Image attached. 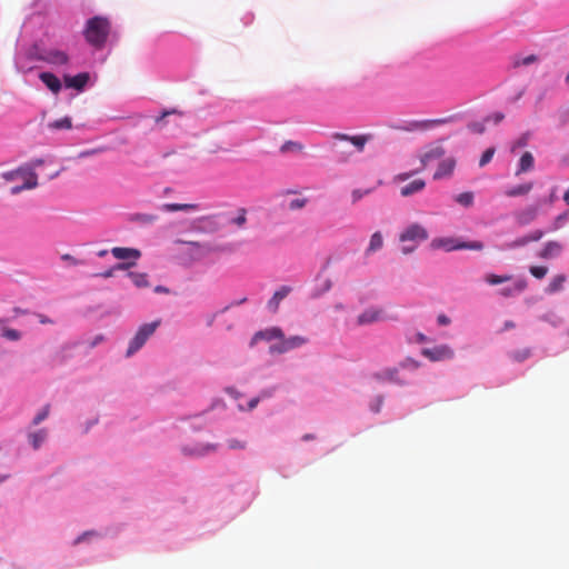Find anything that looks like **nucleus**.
<instances>
[{"label": "nucleus", "mask_w": 569, "mask_h": 569, "mask_svg": "<svg viewBox=\"0 0 569 569\" xmlns=\"http://www.w3.org/2000/svg\"><path fill=\"white\" fill-rule=\"evenodd\" d=\"M111 24L108 18L96 16L89 19L83 30L86 41L96 49H102L108 40Z\"/></svg>", "instance_id": "f257e3e1"}, {"label": "nucleus", "mask_w": 569, "mask_h": 569, "mask_svg": "<svg viewBox=\"0 0 569 569\" xmlns=\"http://www.w3.org/2000/svg\"><path fill=\"white\" fill-rule=\"evenodd\" d=\"M429 237L428 231L419 223H412L408 226L399 236V240L402 243L410 242V244H403L401 248L402 253L409 254L416 250L418 244Z\"/></svg>", "instance_id": "f03ea898"}, {"label": "nucleus", "mask_w": 569, "mask_h": 569, "mask_svg": "<svg viewBox=\"0 0 569 569\" xmlns=\"http://www.w3.org/2000/svg\"><path fill=\"white\" fill-rule=\"evenodd\" d=\"M432 249H443L446 251H453V250H475V251H481L483 249V243L481 241H460L457 238L452 237H445V238H435L430 243Z\"/></svg>", "instance_id": "7ed1b4c3"}, {"label": "nucleus", "mask_w": 569, "mask_h": 569, "mask_svg": "<svg viewBox=\"0 0 569 569\" xmlns=\"http://www.w3.org/2000/svg\"><path fill=\"white\" fill-rule=\"evenodd\" d=\"M159 325L160 320L142 325L137 331L136 336L131 339L127 350V356L130 357L140 348H142L146 341L154 333Z\"/></svg>", "instance_id": "20e7f679"}, {"label": "nucleus", "mask_w": 569, "mask_h": 569, "mask_svg": "<svg viewBox=\"0 0 569 569\" xmlns=\"http://www.w3.org/2000/svg\"><path fill=\"white\" fill-rule=\"evenodd\" d=\"M422 356L430 361H442L453 357V350L447 345H440L432 348H425L421 351Z\"/></svg>", "instance_id": "39448f33"}, {"label": "nucleus", "mask_w": 569, "mask_h": 569, "mask_svg": "<svg viewBox=\"0 0 569 569\" xmlns=\"http://www.w3.org/2000/svg\"><path fill=\"white\" fill-rule=\"evenodd\" d=\"M308 342V339L301 336H292L290 338H282L281 341L271 347V352L283 353L289 350L299 348Z\"/></svg>", "instance_id": "423d86ee"}, {"label": "nucleus", "mask_w": 569, "mask_h": 569, "mask_svg": "<svg viewBox=\"0 0 569 569\" xmlns=\"http://www.w3.org/2000/svg\"><path fill=\"white\" fill-rule=\"evenodd\" d=\"M385 311L380 308H368L357 317V326H368L385 320Z\"/></svg>", "instance_id": "0eeeda50"}, {"label": "nucleus", "mask_w": 569, "mask_h": 569, "mask_svg": "<svg viewBox=\"0 0 569 569\" xmlns=\"http://www.w3.org/2000/svg\"><path fill=\"white\" fill-rule=\"evenodd\" d=\"M39 59L53 66H64L69 62V56L64 51L57 49L44 50L39 56Z\"/></svg>", "instance_id": "6e6552de"}, {"label": "nucleus", "mask_w": 569, "mask_h": 569, "mask_svg": "<svg viewBox=\"0 0 569 569\" xmlns=\"http://www.w3.org/2000/svg\"><path fill=\"white\" fill-rule=\"evenodd\" d=\"M332 138L336 140L349 141L351 142L357 151L362 152L366 143L370 140V134H359V136H348L345 133H333Z\"/></svg>", "instance_id": "1a4fd4ad"}, {"label": "nucleus", "mask_w": 569, "mask_h": 569, "mask_svg": "<svg viewBox=\"0 0 569 569\" xmlns=\"http://www.w3.org/2000/svg\"><path fill=\"white\" fill-rule=\"evenodd\" d=\"M282 338H283L282 330L278 327H273V328H269V329L256 332L251 339L250 346L253 347L260 340L271 341L273 339H279L281 341Z\"/></svg>", "instance_id": "9d476101"}, {"label": "nucleus", "mask_w": 569, "mask_h": 569, "mask_svg": "<svg viewBox=\"0 0 569 569\" xmlns=\"http://www.w3.org/2000/svg\"><path fill=\"white\" fill-rule=\"evenodd\" d=\"M373 378L379 382H391L397 385H405V381L399 377L398 368H386L373 375Z\"/></svg>", "instance_id": "9b49d317"}, {"label": "nucleus", "mask_w": 569, "mask_h": 569, "mask_svg": "<svg viewBox=\"0 0 569 569\" xmlns=\"http://www.w3.org/2000/svg\"><path fill=\"white\" fill-rule=\"evenodd\" d=\"M63 81L67 88H73L81 91L89 81V74L87 72H81L76 76L66 74L63 77Z\"/></svg>", "instance_id": "f8f14e48"}, {"label": "nucleus", "mask_w": 569, "mask_h": 569, "mask_svg": "<svg viewBox=\"0 0 569 569\" xmlns=\"http://www.w3.org/2000/svg\"><path fill=\"white\" fill-rule=\"evenodd\" d=\"M539 204H531L516 213V220L519 224L525 226L533 221L538 214Z\"/></svg>", "instance_id": "ddd939ff"}, {"label": "nucleus", "mask_w": 569, "mask_h": 569, "mask_svg": "<svg viewBox=\"0 0 569 569\" xmlns=\"http://www.w3.org/2000/svg\"><path fill=\"white\" fill-rule=\"evenodd\" d=\"M23 179V184L14 186L11 188V194H18L23 190L34 189L38 186V176L34 171L29 170L26 172V177Z\"/></svg>", "instance_id": "4468645a"}, {"label": "nucleus", "mask_w": 569, "mask_h": 569, "mask_svg": "<svg viewBox=\"0 0 569 569\" xmlns=\"http://www.w3.org/2000/svg\"><path fill=\"white\" fill-rule=\"evenodd\" d=\"M455 167L456 160L453 158H447L442 160L433 174V179L440 180L442 178L450 177L455 170Z\"/></svg>", "instance_id": "2eb2a0df"}, {"label": "nucleus", "mask_w": 569, "mask_h": 569, "mask_svg": "<svg viewBox=\"0 0 569 569\" xmlns=\"http://www.w3.org/2000/svg\"><path fill=\"white\" fill-rule=\"evenodd\" d=\"M39 79L46 84V87L54 94L61 90L60 79L51 72H41Z\"/></svg>", "instance_id": "dca6fc26"}, {"label": "nucleus", "mask_w": 569, "mask_h": 569, "mask_svg": "<svg viewBox=\"0 0 569 569\" xmlns=\"http://www.w3.org/2000/svg\"><path fill=\"white\" fill-rule=\"evenodd\" d=\"M111 253L116 259L128 260L133 259L134 261L140 258L141 253L137 249L114 247L111 249Z\"/></svg>", "instance_id": "f3484780"}, {"label": "nucleus", "mask_w": 569, "mask_h": 569, "mask_svg": "<svg viewBox=\"0 0 569 569\" xmlns=\"http://www.w3.org/2000/svg\"><path fill=\"white\" fill-rule=\"evenodd\" d=\"M446 153V150L442 146H435L427 150L421 157L420 161L422 164V169L431 161L440 159Z\"/></svg>", "instance_id": "a211bd4d"}, {"label": "nucleus", "mask_w": 569, "mask_h": 569, "mask_svg": "<svg viewBox=\"0 0 569 569\" xmlns=\"http://www.w3.org/2000/svg\"><path fill=\"white\" fill-rule=\"evenodd\" d=\"M446 120L443 119H433V120H422V121H412L408 123L407 127H401L400 129L406 131H412V130H426L431 127L442 124Z\"/></svg>", "instance_id": "6ab92c4d"}, {"label": "nucleus", "mask_w": 569, "mask_h": 569, "mask_svg": "<svg viewBox=\"0 0 569 569\" xmlns=\"http://www.w3.org/2000/svg\"><path fill=\"white\" fill-rule=\"evenodd\" d=\"M291 288L287 286H282L279 290H277L271 299L268 301V307L272 312H277L280 302L290 293Z\"/></svg>", "instance_id": "aec40b11"}, {"label": "nucleus", "mask_w": 569, "mask_h": 569, "mask_svg": "<svg viewBox=\"0 0 569 569\" xmlns=\"http://www.w3.org/2000/svg\"><path fill=\"white\" fill-rule=\"evenodd\" d=\"M425 187H426V182L423 179H416V180L411 181L410 183L406 184L405 187H402L400 190V194L402 197H409V196H412L415 193L422 191L425 189Z\"/></svg>", "instance_id": "412c9836"}, {"label": "nucleus", "mask_w": 569, "mask_h": 569, "mask_svg": "<svg viewBox=\"0 0 569 569\" xmlns=\"http://www.w3.org/2000/svg\"><path fill=\"white\" fill-rule=\"evenodd\" d=\"M562 244L558 241H549L540 252V257L543 259L553 258L560 254Z\"/></svg>", "instance_id": "4be33fe9"}, {"label": "nucleus", "mask_w": 569, "mask_h": 569, "mask_svg": "<svg viewBox=\"0 0 569 569\" xmlns=\"http://www.w3.org/2000/svg\"><path fill=\"white\" fill-rule=\"evenodd\" d=\"M533 166H535L533 156L531 154V152L526 151L519 160V166H518V170L516 171V176H519L523 172H528V171L532 170Z\"/></svg>", "instance_id": "5701e85b"}, {"label": "nucleus", "mask_w": 569, "mask_h": 569, "mask_svg": "<svg viewBox=\"0 0 569 569\" xmlns=\"http://www.w3.org/2000/svg\"><path fill=\"white\" fill-rule=\"evenodd\" d=\"M533 188V182L529 181L522 184H518L506 190V196L510 198L520 197L528 194Z\"/></svg>", "instance_id": "b1692460"}, {"label": "nucleus", "mask_w": 569, "mask_h": 569, "mask_svg": "<svg viewBox=\"0 0 569 569\" xmlns=\"http://www.w3.org/2000/svg\"><path fill=\"white\" fill-rule=\"evenodd\" d=\"M48 432L46 429H39L37 431L30 432L28 435V439L33 447V449H39L41 445L46 441Z\"/></svg>", "instance_id": "393cba45"}, {"label": "nucleus", "mask_w": 569, "mask_h": 569, "mask_svg": "<svg viewBox=\"0 0 569 569\" xmlns=\"http://www.w3.org/2000/svg\"><path fill=\"white\" fill-rule=\"evenodd\" d=\"M566 280H567V278L565 274L555 276L550 280L548 287L546 288V292L552 295V293L561 291L563 289Z\"/></svg>", "instance_id": "a878e982"}, {"label": "nucleus", "mask_w": 569, "mask_h": 569, "mask_svg": "<svg viewBox=\"0 0 569 569\" xmlns=\"http://www.w3.org/2000/svg\"><path fill=\"white\" fill-rule=\"evenodd\" d=\"M527 287L526 280H517L512 287L502 288L499 292L503 297H512L515 293L522 292Z\"/></svg>", "instance_id": "bb28decb"}, {"label": "nucleus", "mask_w": 569, "mask_h": 569, "mask_svg": "<svg viewBox=\"0 0 569 569\" xmlns=\"http://www.w3.org/2000/svg\"><path fill=\"white\" fill-rule=\"evenodd\" d=\"M382 246H383L382 234L380 231H376L370 237L369 246L366 250V253L370 254L372 252H376V251L380 250L382 248Z\"/></svg>", "instance_id": "cd10ccee"}, {"label": "nucleus", "mask_w": 569, "mask_h": 569, "mask_svg": "<svg viewBox=\"0 0 569 569\" xmlns=\"http://www.w3.org/2000/svg\"><path fill=\"white\" fill-rule=\"evenodd\" d=\"M198 204L196 203H164L162 206V210L168 212L174 211H188V210H197Z\"/></svg>", "instance_id": "c85d7f7f"}, {"label": "nucleus", "mask_w": 569, "mask_h": 569, "mask_svg": "<svg viewBox=\"0 0 569 569\" xmlns=\"http://www.w3.org/2000/svg\"><path fill=\"white\" fill-rule=\"evenodd\" d=\"M216 449H217L216 445H204V446L196 447L192 449L184 447L183 452L189 456H204L211 451H214Z\"/></svg>", "instance_id": "c756f323"}, {"label": "nucleus", "mask_w": 569, "mask_h": 569, "mask_svg": "<svg viewBox=\"0 0 569 569\" xmlns=\"http://www.w3.org/2000/svg\"><path fill=\"white\" fill-rule=\"evenodd\" d=\"M50 130H70L72 128V119L64 117L47 124Z\"/></svg>", "instance_id": "7c9ffc66"}, {"label": "nucleus", "mask_w": 569, "mask_h": 569, "mask_svg": "<svg viewBox=\"0 0 569 569\" xmlns=\"http://www.w3.org/2000/svg\"><path fill=\"white\" fill-rule=\"evenodd\" d=\"M512 280V276L511 274H495V273H487L485 276V281L490 284V286H497V284H501V283H505V282H508Z\"/></svg>", "instance_id": "2f4dec72"}, {"label": "nucleus", "mask_w": 569, "mask_h": 569, "mask_svg": "<svg viewBox=\"0 0 569 569\" xmlns=\"http://www.w3.org/2000/svg\"><path fill=\"white\" fill-rule=\"evenodd\" d=\"M137 288L149 287L148 274L140 272H129L128 274Z\"/></svg>", "instance_id": "473e14b6"}, {"label": "nucleus", "mask_w": 569, "mask_h": 569, "mask_svg": "<svg viewBox=\"0 0 569 569\" xmlns=\"http://www.w3.org/2000/svg\"><path fill=\"white\" fill-rule=\"evenodd\" d=\"M29 170H27L26 168L21 167V168H18L16 170H12V171H7V172H3L2 173V178L6 180V181H13L14 179H17L18 177L20 178H24L26 177V172H28Z\"/></svg>", "instance_id": "72a5a7b5"}, {"label": "nucleus", "mask_w": 569, "mask_h": 569, "mask_svg": "<svg viewBox=\"0 0 569 569\" xmlns=\"http://www.w3.org/2000/svg\"><path fill=\"white\" fill-rule=\"evenodd\" d=\"M247 222V209L239 208L237 210V216L230 221V223L236 224L238 228H242Z\"/></svg>", "instance_id": "f704fd0d"}, {"label": "nucleus", "mask_w": 569, "mask_h": 569, "mask_svg": "<svg viewBox=\"0 0 569 569\" xmlns=\"http://www.w3.org/2000/svg\"><path fill=\"white\" fill-rule=\"evenodd\" d=\"M456 201L463 207H470L473 203V193L470 191L459 193Z\"/></svg>", "instance_id": "c9c22d12"}, {"label": "nucleus", "mask_w": 569, "mask_h": 569, "mask_svg": "<svg viewBox=\"0 0 569 569\" xmlns=\"http://www.w3.org/2000/svg\"><path fill=\"white\" fill-rule=\"evenodd\" d=\"M308 201H309L308 198H297V199L291 200L288 203L287 208L290 211L301 210L307 206Z\"/></svg>", "instance_id": "e433bc0d"}, {"label": "nucleus", "mask_w": 569, "mask_h": 569, "mask_svg": "<svg viewBox=\"0 0 569 569\" xmlns=\"http://www.w3.org/2000/svg\"><path fill=\"white\" fill-rule=\"evenodd\" d=\"M281 152H289V151H302L303 150V146L299 142H296V141H286L281 148H280Z\"/></svg>", "instance_id": "4c0bfd02"}, {"label": "nucleus", "mask_w": 569, "mask_h": 569, "mask_svg": "<svg viewBox=\"0 0 569 569\" xmlns=\"http://www.w3.org/2000/svg\"><path fill=\"white\" fill-rule=\"evenodd\" d=\"M50 413V405H46L37 415L36 417L33 418L32 420V425L33 426H38L39 423H41L44 419L48 418Z\"/></svg>", "instance_id": "58836bf2"}, {"label": "nucleus", "mask_w": 569, "mask_h": 569, "mask_svg": "<svg viewBox=\"0 0 569 569\" xmlns=\"http://www.w3.org/2000/svg\"><path fill=\"white\" fill-rule=\"evenodd\" d=\"M1 335L3 338L11 341H17L21 338V333L18 330L11 328H3Z\"/></svg>", "instance_id": "ea45409f"}, {"label": "nucleus", "mask_w": 569, "mask_h": 569, "mask_svg": "<svg viewBox=\"0 0 569 569\" xmlns=\"http://www.w3.org/2000/svg\"><path fill=\"white\" fill-rule=\"evenodd\" d=\"M529 271L535 278L542 279L547 274L548 268L543 266H532Z\"/></svg>", "instance_id": "a19ab883"}, {"label": "nucleus", "mask_w": 569, "mask_h": 569, "mask_svg": "<svg viewBox=\"0 0 569 569\" xmlns=\"http://www.w3.org/2000/svg\"><path fill=\"white\" fill-rule=\"evenodd\" d=\"M495 154V148H488L481 156L479 166L485 167L487 163H489Z\"/></svg>", "instance_id": "79ce46f5"}, {"label": "nucleus", "mask_w": 569, "mask_h": 569, "mask_svg": "<svg viewBox=\"0 0 569 569\" xmlns=\"http://www.w3.org/2000/svg\"><path fill=\"white\" fill-rule=\"evenodd\" d=\"M372 189H356L351 193L352 203L358 202L362 197L370 194Z\"/></svg>", "instance_id": "37998d69"}, {"label": "nucleus", "mask_w": 569, "mask_h": 569, "mask_svg": "<svg viewBox=\"0 0 569 569\" xmlns=\"http://www.w3.org/2000/svg\"><path fill=\"white\" fill-rule=\"evenodd\" d=\"M529 134H522L511 147V151L515 152L517 148H523L528 144Z\"/></svg>", "instance_id": "c03bdc74"}, {"label": "nucleus", "mask_w": 569, "mask_h": 569, "mask_svg": "<svg viewBox=\"0 0 569 569\" xmlns=\"http://www.w3.org/2000/svg\"><path fill=\"white\" fill-rule=\"evenodd\" d=\"M559 121L561 124H568L569 123V104L558 112Z\"/></svg>", "instance_id": "a18cd8bd"}, {"label": "nucleus", "mask_w": 569, "mask_h": 569, "mask_svg": "<svg viewBox=\"0 0 569 569\" xmlns=\"http://www.w3.org/2000/svg\"><path fill=\"white\" fill-rule=\"evenodd\" d=\"M228 447L230 449H244L246 442L238 439H230L228 440Z\"/></svg>", "instance_id": "49530a36"}, {"label": "nucleus", "mask_w": 569, "mask_h": 569, "mask_svg": "<svg viewBox=\"0 0 569 569\" xmlns=\"http://www.w3.org/2000/svg\"><path fill=\"white\" fill-rule=\"evenodd\" d=\"M526 237H527V240H529V242L538 241L543 237V231L535 230L533 232H531L530 234H528Z\"/></svg>", "instance_id": "de8ad7c7"}, {"label": "nucleus", "mask_w": 569, "mask_h": 569, "mask_svg": "<svg viewBox=\"0 0 569 569\" xmlns=\"http://www.w3.org/2000/svg\"><path fill=\"white\" fill-rule=\"evenodd\" d=\"M174 113L180 114V112L177 111L176 109L163 111L159 117L156 118V123H161L167 116L174 114Z\"/></svg>", "instance_id": "09e8293b"}, {"label": "nucleus", "mask_w": 569, "mask_h": 569, "mask_svg": "<svg viewBox=\"0 0 569 569\" xmlns=\"http://www.w3.org/2000/svg\"><path fill=\"white\" fill-rule=\"evenodd\" d=\"M415 172H402V173H399L395 177V181L397 182H402V181H406L408 179H410L412 177Z\"/></svg>", "instance_id": "8fccbe9b"}, {"label": "nucleus", "mask_w": 569, "mask_h": 569, "mask_svg": "<svg viewBox=\"0 0 569 569\" xmlns=\"http://www.w3.org/2000/svg\"><path fill=\"white\" fill-rule=\"evenodd\" d=\"M134 261H131V262H120L114 267L116 270H128L130 267L134 266Z\"/></svg>", "instance_id": "3c124183"}, {"label": "nucleus", "mask_w": 569, "mask_h": 569, "mask_svg": "<svg viewBox=\"0 0 569 569\" xmlns=\"http://www.w3.org/2000/svg\"><path fill=\"white\" fill-rule=\"evenodd\" d=\"M536 60H537L536 56L530 54L522 59L521 64L528 66L530 63H533ZM519 64H520V62H516V66H519Z\"/></svg>", "instance_id": "603ef678"}, {"label": "nucleus", "mask_w": 569, "mask_h": 569, "mask_svg": "<svg viewBox=\"0 0 569 569\" xmlns=\"http://www.w3.org/2000/svg\"><path fill=\"white\" fill-rule=\"evenodd\" d=\"M529 243V240H527V237H522L520 239H517L510 247H521Z\"/></svg>", "instance_id": "864d4df0"}, {"label": "nucleus", "mask_w": 569, "mask_h": 569, "mask_svg": "<svg viewBox=\"0 0 569 569\" xmlns=\"http://www.w3.org/2000/svg\"><path fill=\"white\" fill-rule=\"evenodd\" d=\"M38 319H39V322L42 323V325H51L53 323V321L48 318L47 316L42 315V313H39L37 315Z\"/></svg>", "instance_id": "5fc2aeb1"}, {"label": "nucleus", "mask_w": 569, "mask_h": 569, "mask_svg": "<svg viewBox=\"0 0 569 569\" xmlns=\"http://www.w3.org/2000/svg\"><path fill=\"white\" fill-rule=\"evenodd\" d=\"M114 271H116V269H114V267H112V268L99 273L98 276H100L102 278H110V277H113Z\"/></svg>", "instance_id": "6e6d98bb"}, {"label": "nucleus", "mask_w": 569, "mask_h": 569, "mask_svg": "<svg viewBox=\"0 0 569 569\" xmlns=\"http://www.w3.org/2000/svg\"><path fill=\"white\" fill-rule=\"evenodd\" d=\"M437 320H438V323L441 325V326H447V325L450 323V319L447 316H445V315L438 316Z\"/></svg>", "instance_id": "4d7b16f0"}, {"label": "nucleus", "mask_w": 569, "mask_h": 569, "mask_svg": "<svg viewBox=\"0 0 569 569\" xmlns=\"http://www.w3.org/2000/svg\"><path fill=\"white\" fill-rule=\"evenodd\" d=\"M43 164V160L42 159H36L31 162V166L30 168H26L27 170H32L34 171V168L39 167V166H42Z\"/></svg>", "instance_id": "13d9d810"}, {"label": "nucleus", "mask_w": 569, "mask_h": 569, "mask_svg": "<svg viewBox=\"0 0 569 569\" xmlns=\"http://www.w3.org/2000/svg\"><path fill=\"white\" fill-rule=\"evenodd\" d=\"M139 217L144 222H153L156 220V217L154 216H150V214H141Z\"/></svg>", "instance_id": "bf43d9fd"}, {"label": "nucleus", "mask_w": 569, "mask_h": 569, "mask_svg": "<svg viewBox=\"0 0 569 569\" xmlns=\"http://www.w3.org/2000/svg\"><path fill=\"white\" fill-rule=\"evenodd\" d=\"M258 403H259V398H258V397H257V398L251 399V400L249 401V403H248V408H249V410L254 409V408L257 407V405H258Z\"/></svg>", "instance_id": "052dcab7"}, {"label": "nucleus", "mask_w": 569, "mask_h": 569, "mask_svg": "<svg viewBox=\"0 0 569 569\" xmlns=\"http://www.w3.org/2000/svg\"><path fill=\"white\" fill-rule=\"evenodd\" d=\"M154 291L158 292V293H168L169 292V289L166 288V287H162V286H157L154 288Z\"/></svg>", "instance_id": "680f3d73"}, {"label": "nucleus", "mask_w": 569, "mask_h": 569, "mask_svg": "<svg viewBox=\"0 0 569 569\" xmlns=\"http://www.w3.org/2000/svg\"><path fill=\"white\" fill-rule=\"evenodd\" d=\"M103 337L102 336H97L94 338V340L90 343V347L93 348L96 347L100 341H102Z\"/></svg>", "instance_id": "e2e57ef3"}, {"label": "nucleus", "mask_w": 569, "mask_h": 569, "mask_svg": "<svg viewBox=\"0 0 569 569\" xmlns=\"http://www.w3.org/2000/svg\"><path fill=\"white\" fill-rule=\"evenodd\" d=\"M88 535H91V532H86L82 536L78 537L74 541V543H80Z\"/></svg>", "instance_id": "0e129e2a"}, {"label": "nucleus", "mask_w": 569, "mask_h": 569, "mask_svg": "<svg viewBox=\"0 0 569 569\" xmlns=\"http://www.w3.org/2000/svg\"><path fill=\"white\" fill-rule=\"evenodd\" d=\"M502 119H503V114H502V113H497V114H495V121H496V123L500 122Z\"/></svg>", "instance_id": "69168bd1"}, {"label": "nucleus", "mask_w": 569, "mask_h": 569, "mask_svg": "<svg viewBox=\"0 0 569 569\" xmlns=\"http://www.w3.org/2000/svg\"><path fill=\"white\" fill-rule=\"evenodd\" d=\"M313 438H315V437H313V435L307 433V435H305V436L302 437V440L307 441V440H311V439H313Z\"/></svg>", "instance_id": "338daca9"}, {"label": "nucleus", "mask_w": 569, "mask_h": 569, "mask_svg": "<svg viewBox=\"0 0 569 569\" xmlns=\"http://www.w3.org/2000/svg\"><path fill=\"white\" fill-rule=\"evenodd\" d=\"M563 200L569 204V189L565 192Z\"/></svg>", "instance_id": "774afa93"}]
</instances>
